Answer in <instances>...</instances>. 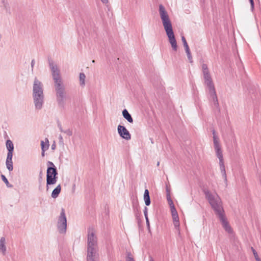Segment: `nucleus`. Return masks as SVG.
<instances>
[{
  "label": "nucleus",
  "instance_id": "nucleus-6",
  "mask_svg": "<svg viewBox=\"0 0 261 261\" xmlns=\"http://www.w3.org/2000/svg\"><path fill=\"white\" fill-rule=\"evenodd\" d=\"M48 168L46 174V185L48 190V185H54L57 181L58 172L56 167L53 163L48 161L47 162Z\"/></svg>",
  "mask_w": 261,
  "mask_h": 261
},
{
  "label": "nucleus",
  "instance_id": "nucleus-18",
  "mask_svg": "<svg viewBox=\"0 0 261 261\" xmlns=\"http://www.w3.org/2000/svg\"><path fill=\"white\" fill-rule=\"evenodd\" d=\"M144 200L146 205L148 206L150 204V199L149 196V193L147 189H146L144 194Z\"/></svg>",
  "mask_w": 261,
  "mask_h": 261
},
{
  "label": "nucleus",
  "instance_id": "nucleus-23",
  "mask_svg": "<svg viewBox=\"0 0 261 261\" xmlns=\"http://www.w3.org/2000/svg\"><path fill=\"white\" fill-rule=\"evenodd\" d=\"M182 42L183 43L185 49H190L188 44L187 42L186 39L184 36L181 37Z\"/></svg>",
  "mask_w": 261,
  "mask_h": 261
},
{
  "label": "nucleus",
  "instance_id": "nucleus-42",
  "mask_svg": "<svg viewBox=\"0 0 261 261\" xmlns=\"http://www.w3.org/2000/svg\"><path fill=\"white\" fill-rule=\"evenodd\" d=\"M60 129L61 132H64V130H63L62 129V127H60Z\"/></svg>",
  "mask_w": 261,
  "mask_h": 261
},
{
  "label": "nucleus",
  "instance_id": "nucleus-3",
  "mask_svg": "<svg viewBox=\"0 0 261 261\" xmlns=\"http://www.w3.org/2000/svg\"><path fill=\"white\" fill-rule=\"evenodd\" d=\"M202 70L203 76L204 84L206 85L208 90L210 100L211 101L214 109L219 113L220 110L214 85L208 69L207 66L206 64H202Z\"/></svg>",
  "mask_w": 261,
  "mask_h": 261
},
{
  "label": "nucleus",
  "instance_id": "nucleus-21",
  "mask_svg": "<svg viewBox=\"0 0 261 261\" xmlns=\"http://www.w3.org/2000/svg\"><path fill=\"white\" fill-rule=\"evenodd\" d=\"M80 84L81 86L84 87L85 85L86 75L84 73H80Z\"/></svg>",
  "mask_w": 261,
  "mask_h": 261
},
{
  "label": "nucleus",
  "instance_id": "nucleus-15",
  "mask_svg": "<svg viewBox=\"0 0 261 261\" xmlns=\"http://www.w3.org/2000/svg\"><path fill=\"white\" fill-rule=\"evenodd\" d=\"M122 115L123 117L127 120V121L129 123L133 122V119L130 115V114L128 113V111L126 109H124L122 111Z\"/></svg>",
  "mask_w": 261,
  "mask_h": 261
},
{
  "label": "nucleus",
  "instance_id": "nucleus-29",
  "mask_svg": "<svg viewBox=\"0 0 261 261\" xmlns=\"http://www.w3.org/2000/svg\"><path fill=\"white\" fill-rule=\"evenodd\" d=\"M64 133L66 134L68 136H71L72 134V131L69 129L64 130Z\"/></svg>",
  "mask_w": 261,
  "mask_h": 261
},
{
  "label": "nucleus",
  "instance_id": "nucleus-25",
  "mask_svg": "<svg viewBox=\"0 0 261 261\" xmlns=\"http://www.w3.org/2000/svg\"><path fill=\"white\" fill-rule=\"evenodd\" d=\"M252 251L253 252V255L256 261H261L260 259L259 258L257 252L255 250V249L252 247Z\"/></svg>",
  "mask_w": 261,
  "mask_h": 261
},
{
  "label": "nucleus",
  "instance_id": "nucleus-4",
  "mask_svg": "<svg viewBox=\"0 0 261 261\" xmlns=\"http://www.w3.org/2000/svg\"><path fill=\"white\" fill-rule=\"evenodd\" d=\"M97 238L92 228L88 229L87 261H95L98 257Z\"/></svg>",
  "mask_w": 261,
  "mask_h": 261
},
{
  "label": "nucleus",
  "instance_id": "nucleus-17",
  "mask_svg": "<svg viewBox=\"0 0 261 261\" xmlns=\"http://www.w3.org/2000/svg\"><path fill=\"white\" fill-rule=\"evenodd\" d=\"M61 190V187L60 185H59L51 193V197L53 198H56L58 197Z\"/></svg>",
  "mask_w": 261,
  "mask_h": 261
},
{
  "label": "nucleus",
  "instance_id": "nucleus-28",
  "mask_svg": "<svg viewBox=\"0 0 261 261\" xmlns=\"http://www.w3.org/2000/svg\"><path fill=\"white\" fill-rule=\"evenodd\" d=\"M170 208H171V213H172V215H173L174 214L175 215L177 214V211H176L174 206H172V207H171Z\"/></svg>",
  "mask_w": 261,
  "mask_h": 261
},
{
  "label": "nucleus",
  "instance_id": "nucleus-7",
  "mask_svg": "<svg viewBox=\"0 0 261 261\" xmlns=\"http://www.w3.org/2000/svg\"><path fill=\"white\" fill-rule=\"evenodd\" d=\"M163 25L169 38V41L172 49H177V43L173 31L172 23L170 20L163 23Z\"/></svg>",
  "mask_w": 261,
  "mask_h": 261
},
{
  "label": "nucleus",
  "instance_id": "nucleus-45",
  "mask_svg": "<svg viewBox=\"0 0 261 261\" xmlns=\"http://www.w3.org/2000/svg\"><path fill=\"white\" fill-rule=\"evenodd\" d=\"M39 180H41V177H40Z\"/></svg>",
  "mask_w": 261,
  "mask_h": 261
},
{
  "label": "nucleus",
  "instance_id": "nucleus-31",
  "mask_svg": "<svg viewBox=\"0 0 261 261\" xmlns=\"http://www.w3.org/2000/svg\"><path fill=\"white\" fill-rule=\"evenodd\" d=\"M249 1L250 3V5H251V10L252 11L254 9V1H253V0H249Z\"/></svg>",
  "mask_w": 261,
  "mask_h": 261
},
{
  "label": "nucleus",
  "instance_id": "nucleus-13",
  "mask_svg": "<svg viewBox=\"0 0 261 261\" xmlns=\"http://www.w3.org/2000/svg\"><path fill=\"white\" fill-rule=\"evenodd\" d=\"M173 219V223L174 226V228L176 230V232L178 234V236H180V224L179 222V218L178 214L175 215V214L172 215Z\"/></svg>",
  "mask_w": 261,
  "mask_h": 261
},
{
  "label": "nucleus",
  "instance_id": "nucleus-22",
  "mask_svg": "<svg viewBox=\"0 0 261 261\" xmlns=\"http://www.w3.org/2000/svg\"><path fill=\"white\" fill-rule=\"evenodd\" d=\"M7 168L9 171H11L13 169L12 160H6V162Z\"/></svg>",
  "mask_w": 261,
  "mask_h": 261
},
{
  "label": "nucleus",
  "instance_id": "nucleus-16",
  "mask_svg": "<svg viewBox=\"0 0 261 261\" xmlns=\"http://www.w3.org/2000/svg\"><path fill=\"white\" fill-rule=\"evenodd\" d=\"M49 141L47 138L45 139V142L43 141H41V147L42 151H45L49 148Z\"/></svg>",
  "mask_w": 261,
  "mask_h": 261
},
{
  "label": "nucleus",
  "instance_id": "nucleus-26",
  "mask_svg": "<svg viewBox=\"0 0 261 261\" xmlns=\"http://www.w3.org/2000/svg\"><path fill=\"white\" fill-rule=\"evenodd\" d=\"M1 177H2V179L3 181L7 185V186L8 187H9V186H8L9 181H8V179H7V178L6 177V176L2 174L1 175ZM10 187H11V186H10Z\"/></svg>",
  "mask_w": 261,
  "mask_h": 261
},
{
  "label": "nucleus",
  "instance_id": "nucleus-8",
  "mask_svg": "<svg viewBox=\"0 0 261 261\" xmlns=\"http://www.w3.org/2000/svg\"><path fill=\"white\" fill-rule=\"evenodd\" d=\"M57 227L60 233H64L66 231L67 219L65 210L62 208L60 215L58 219Z\"/></svg>",
  "mask_w": 261,
  "mask_h": 261
},
{
  "label": "nucleus",
  "instance_id": "nucleus-11",
  "mask_svg": "<svg viewBox=\"0 0 261 261\" xmlns=\"http://www.w3.org/2000/svg\"><path fill=\"white\" fill-rule=\"evenodd\" d=\"M159 11L162 23H164L165 22L170 20L169 15L163 5H159Z\"/></svg>",
  "mask_w": 261,
  "mask_h": 261
},
{
  "label": "nucleus",
  "instance_id": "nucleus-38",
  "mask_svg": "<svg viewBox=\"0 0 261 261\" xmlns=\"http://www.w3.org/2000/svg\"><path fill=\"white\" fill-rule=\"evenodd\" d=\"M55 148H56V145H55V144H53V145H51V149H52L53 150H54V149H55Z\"/></svg>",
  "mask_w": 261,
  "mask_h": 261
},
{
  "label": "nucleus",
  "instance_id": "nucleus-19",
  "mask_svg": "<svg viewBox=\"0 0 261 261\" xmlns=\"http://www.w3.org/2000/svg\"><path fill=\"white\" fill-rule=\"evenodd\" d=\"M2 4L3 5L0 6V7H3V9L5 10L6 13L10 14V7L9 6V3L5 1V0H3Z\"/></svg>",
  "mask_w": 261,
  "mask_h": 261
},
{
  "label": "nucleus",
  "instance_id": "nucleus-41",
  "mask_svg": "<svg viewBox=\"0 0 261 261\" xmlns=\"http://www.w3.org/2000/svg\"><path fill=\"white\" fill-rule=\"evenodd\" d=\"M166 191H167V193H170V191H169V189H168V188H167V189H166Z\"/></svg>",
  "mask_w": 261,
  "mask_h": 261
},
{
  "label": "nucleus",
  "instance_id": "nucleus-44",
  "mask_svg": "<svg viewBox=\"0 0 261 261\" xmlns=\"http://www.w3.org/2000/svg\"><path fill=\"white\" fill-rule=\"evenodd\" d=\"M159 165H160V162H158V163H157V166H159Z\"/></svg>",
  "mask_w": 261,
  "mask_h": 261
},
{
  "label": "nucleus",
  "instance_id": "nucleus-32",
  "mask_svg": "<svg viewBox=\"0 0 261 261\" xmlns=\"http://www.w3.org/2000/svg\"><path fill=\"white\" fill-rule=\"evenodd\" d=\"M147 210H148V208L146 207H145L144 209V216H145V218H146V217H148V216H147Z\"/></svg>",
  "mask_w": 261,
  "mask_h": 261
},
{
  "label": "nucleus",
  "instance_id": "nucleus-14",
  "mask_svg": "<svg viewBox=\"0 0 261 261\" xmlns=\"http://www.w3.org/2000/svg\"><path fill=\"white\" fill-rule=\"evenodd\" d=\"M6 244V239L3 237L0 239V253L3 255H5L6 254L7 247Z\"/></svg>",
  "mask_w": 261,
  "mask_h": 261
},
{
  "label": "nucleus",
  "instance_id": "nucleus-24",
  "mask_svg": "<svg viewBox=\"0 0 261 261\" xmlns=\"http://www.w3.org/2000/svg\"><path fill=\"white\" fill-rule=\"evenodd\" d=\"M186 53L188 57V60L190 63H192V57L190 53V50H186Z\"/></svg>",
  "mask_w": 261,
  "mask_h": 261
},
{
  "label": "nucleus",
  "instance_id": "nucleus-40",
  "mask_svg": "<svg viewBox=\"0 0 261 261\" xmlns=\"http://www.w3.org/2000/svg\"><path fill=\"white\" fill-rule=\"evenodd\" d=\"M44 152L45 151H42L41 154H42V156H43L44 155Z\"/></svg>",
  "mask_w": 261,
  "mask_h": 261
},
{
  "label": "nucleus",
  "instance_id": "nucleus-36",
  "mask_svg": "<svg viewBox=\"0 0 261 261\" xmlns=\"http://www.w3.org/2000/svg\"><path fill=\"white\" fill-rule=\"evenodd\" d=\"M34 65H35V60H32V62H31V66L32 68L34 67Z\"/></svg>",
  "mask_w": 261,
  "mask_h": 261
},
{
  "label": "nucleus",
  "instance_id": "nucleus-43",
  "mask_svg": "<svg viewBox=\"0 0 261 261\" xmlns=\"http://www.w3.org/2000/svg\"><path fill=\"white\" fill-rule=\"evenodd\" d=\"M59 138H60V140H62V137L61 136H60Z\"/></svg>",
  "mask_w": 261,
  "mask_h": 261
},
{
  "label": "nucleus",
  "instance_id": "nucleus-37",
  "mask_svg": "<svg viewBox=\"0 0 261 261\" xmlns=\"http://www.w3.org/2000/svg\"><path fill=\"white\" fill-rule=\"evenodd\" d=\"M101 1L103 3V4H107L108 3V2L109 1L108 0H101Z\"/></svg>",
  "mask_w": 261,
  "mask_h": 261
},
{
  "label": "nucleus",
  "instance_id": "nucleus-39",
  "mask_svg": "<svg viewBox=\"0 0 261 261\" xmlns=\"http://www.w3.org/2000/svg\"><path fill=\"white\" fill-rule=\"evenodd\" d=\"M149 261H154L152 257L151 256H149Z\"/></svg>",
  "mask_w": 261,
  "mask_h": 261
},
{
  "label": "nucleus",
  "instance_id": "nucleus-27",
  "mask_svg": "<svg viewBox=\"0 0 261 261\" xmlns=\"http://www.w3.org/2000/svg\"><path fill=\"white\" fill-rule=\"evenodd\" d=\"M13 151H8L6 160H12Z\"/></svg>",
  "mask_w": 261,
  "mask_h": 261
},
{
  "label": "nucleus",
  "instance_id": "nucleus-35",
  "mask_svg": "<svg viewBox=\"0 0 261 261\" xmlns=\"http://www.w3.org/2000/svg\"><path fill=\"white\" fill-rule=\"evenodd\" d=\"M145 219H146V224L149 226V220H148V217H146V218H145Z\"/></svg>",
  "mask_w": 261,
  "mask_h": 261
},
{
  "label": "nucleus",
  "instance_id": "nucleus-30",
  "mask_svg": "<svg viewBox=\"0 0 261 261\" xmlns=\"http://www.w3.org/2000/svg\"><path fill=\"white\" fill-rule=\"evenodd\" d=\"M126 260L127 261H134L133 258L131 257L130 253L128 254Z\"/></svg>",
  "mask_w": 261,
  "mask_h": 261
},
{
  "label": "nucleus",
  "instance_id": "nucleus-5",
  "mask_svg": "<svg viewBox=\"0 0 261 261\" xmlns=\"http://www.w3.org/2000/svg\"><path fill=\"white\" fill-rule=\"evenodd\" d=\"M214 147L215 150L217 157L219 160V166L221 173L224 180H226V174L225 169L224 163L223 160V156L221 148V145L219 141V138L216 135V132L213 130Z\"/></svg>",
  "mask_w": 261,
  "mask_h": 261
},
{
  "label": "nucleus",
  "instance_id": "nucleus-12",
  "mask_svg": "<svg viewBox=\"0 0 261 261\" xmlns=\"http://www.w3.org/2000/svg\"><path fill=\"white\" fill-rule=\"evenodd\" d=\"M33 99L35 109L41 110L44 103V97H33Z\"/></svg>",
  "mask_w": 261,
  "mask_h": 261
},
{
  "label": "nucleus",
  "instance_id": "nucleus-9",
  "mask_svg": "<svg viewBox=\"0 0 261 261\" xmlns=\"http://www.w3.org/2000/svg\"><path fill=\"white\" fill-rule=\"evenodd\" d=\"M33 97H44L42 83L35 78L33 86Z\"/></svg>",
  "mask_w": 261,
  "mask_h": 261
},
{
  "label": "nucleus",
  "instance_id": "nucleus-2",
  "mask_svg": "<svg viewBox=\"0 0 261 261\" xmlns=\"http://www.w3.org/2000/svg\"><path fill=\"white\" fill-rule=\"evenodd\" d=\"M49 67L55 84L57 101L59 106L63 107L65 104V88L61 77L60 70L57 64L51 60H48Z\"/></svg>",
  "mask_w": 261,
  "mask_h": 261
},
{
  "label": "nucleus",
  "instance_id": "nucleus-33",
  "mask_svg": "<svg viewBox=\"0 0 261 261\" xmlns=\"http://www.w3.org/2000/svg\"><path fill=\"white\" fill-rule=\"evenodd\" d=\"M168 203H169V205H170V208H171V207H172V206H174V204H173V201H172V199H171V200H169V201H168Z\"/></svg>",
  "mask_w": 261,
  "mask_h": 261
},
{
  "label": "nucleus",
  "instance_id": "nucleus-10",
  "mask_svg": "<svg viewBox=\"0 0 261 261\" xmlns=\"http://www.w3.org/2000/svg\"><path fill=\"white\" fill-rule=\"evenodd\" d=\"M117 130L119 135L123 139L126 140H129L131 139V135L130 133L124 126L119 125L118 126Z\"/></svg>",
  "mask_w": 261,
  "mask_h": 261
},
{
  "label": "nucleus",
  "instance_id": "nucleus-34",
  "mask_svg": "<svg viewBox=\"0 0 261 261\" xmlns=\"http://www.w3.org/2000/svg\"><path fill=\"white\" fill-rule=\"evenodd\" d=\"M167 199L168 201H169V200H171V196H170V195L169 193H167Z\"/></svg>",
  "mask_w": 261,
  "mask_h": 261
},
{
  "label": "nucleus",
  "instance_id": "nucleus-20",
  "mask_svg": "<svg viewBox=\"0 0 261 261\" xmlns=\"http://www.w3.org/2000/svg\"><path fill=\"white\" fill-rule=\"evenodd\" d=\"M6 147L8 151H13L14 145L13 142L10 140H8L6 141Z\"/></svg>",
  "mask_w": 261,
  "mask_h": 261
},
{
  "label": "nucleus",
  "instance_id": "nucleus-1",
  "mask_svg": "<svg viewBox=\"0 0 261 261\" xmlns=\"http://www.w3.org/2000/svg\"><path fill=\"white\" fill-rule=\"evenodd\" d=\"M203 193L215 214L219 217L223 227L228 233H231L232 230L224 215L222 201L219 195L216 192H212L207 189H203Z\"/></svg>",
  "mask_w": 261,
  "mask_h": 261
}]
</instances>
